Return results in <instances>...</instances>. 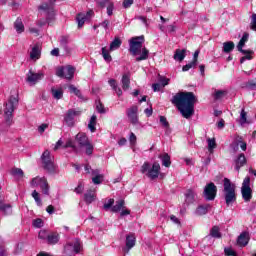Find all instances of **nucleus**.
<instances>
[{
	"label": "nucleus",
	"mask_w": 256,
	"mask_h": 256,
	"mask_svg": "<svg viewBox=\"0 0 256 256\" xmlns=\"http://www.w3.org/2000/svg\"><path fill=\"white\" fill-rule=\"evenodd\" d=\"M196 97L193 92H180L173 96L171 103L176 105L184 119H191L195 113Z\"/></svg>",
	"instance_id": "1"
},
{
	"label": "nucleus",
	"mask_w": 256,
	"mask_h": 256,
	"mask_svg": "<svg viewBox=\"0 0 256 256\" xmlns=\"http://www.w3.org/2000/svg\"><path fill=\"white\" fill-rule=\"evenodd\" d=\"M145 43V36L133 37L129 41V52L133 57H136V61H145L149 59V50L143 47ZM137 55H140L137 57Z\"/></svg>",
	"instance_id": "2"
},
{
	"label": "nucleus",
	"mask_w": 256,
	"mask_h": 256,
	"mask_svg": "<svg viewBox=\"0 0 256 256\" xmlns=\"http://www.w3.org/2000/svg\"><path fill=\"white\" fill-rule=\"evenodd\" d=\"M223 197L227 207L233 205L237 201V193L235 192V184L231 182L229 178L223 180Z\"/></svg>",
	"instance_id": "3"
},
{
	"label": "nucleus",
	"mask_w": 256,
	"mask_h": 256,
	"mask_svg": "<svg viewBox=\"0 0 256 256\" xmlns=\"http://www.w3.org/2000/svg\"><path fill=\"white\" fill-rule=\"evenodd\" d=\"M19 105V99L15 96H10L7 102L4 104V117L5 123L8 127H11L13 123V113L17 106Z\"/></svg>",
	"instance_id": "4"
},
{
	"label": "nucleus",
	"mask_w": 256,
	"mask_h": 256,
	"mask_svg": "<svg viewBox=\"0 0 256 256\" xmlns=\"http://www.w3.org/2000/svg\"><path fill=\"white\" fill-rule=\"evenodd\" d=\"M141 173L146 175L148 179H151V181H155L159 177V174L161 173V165L159 162H154L151 166L149 162H144V164L141 167Z\"/></svg>",
	"instance_id": "5"
},
{
	"label": "nucleus",
	"mask_w": 256,
	"mask_h": 256,
	"mask_svg": "<svg viewBox=\"0 0 256 256\" xmlns=\"http://www.w3.org/2000/svg\"><path fill=\"white\" fill-rule=\"evenodd\" d=\"M44 169L48 173H57V165H55V158L51 156L49 150H45L41 156Z\"/></svg>",
	"instance_id": "6"
},
{
	"label": "nucleus",
	"mask_w": 256,
	"mask_h": 256,
	"mask_svg": "<svg viewBox=\"0 0 256 256\" xmlns=\"http://www.w3.org/2000/svg\"><path fill=\"white\" fill-rule=\"evenodd\" d=\"M242 199L245 203H249L253 199V190H251V178L245 177L241 187Z\"/></svg>",
	"instance_id": "7"
},
{
	"label": "nucleus",
	"mask_w": 256,
	"mask_h": 256,
	"mask_svg": "<svg viewBox=\"0 0 256 256\" xmlns=\"http://www.w3.org/2000/svg\"><path fill=\"white\" fill-rule=\"evenodd\" d=\"M32 187H40L43 195H49V182L45 177H35L31 181Z\"/></svg>",
	"instance_id": "8"
},
{
	"label": "nucleus",
	"mask_w": 256,
	"mask_h": 256,
	"mask_svg": "<svg viewBox=\"0 0 256 256\" xmlns=\"http://www.w3.org/2000/svg\"><path fill=\"white\" fill-rule=\"evenodd\" d=\"M56 75L57 77H61L64 79H73L74 75H75V67L73 66H64V67H58L56 69Z\"/></svg>",
	"instance_id": "9"
},
{
	"label": "nucleus",
	"mask_w": 256,
	"mask_h": 256,
	"mask_svg": "<svg viewBox=\"0 0 256 256\" xmlns=\"http://www.w3.org/2000/svg\"><path fill=\"white\" fill-rule=\"evenodd\" d=\"M203 195L206 201H214L215 197H217V186L213 182L207 184L204 188Z\"/></svg>",
	"instance_id": "10"
},
{
	"label": "nucleus",
	"mask_w": 256,
	"mask_h": 256,
	"mask_svg": "<svg viewBox=\"0 0 256 256\" xmlns=\"http://www.w3.org/2000/svg\"><path fill=\"white\" fill-rule=\"evenodd\" d=\"M49 3H42L38 9L39 11H43L48 17H55V1L57 0H48Z\"/></svg>",
	"instance_id": "11"
},
{
	"label": "nucleus",
	"mask_w": 256,
	"mask_h": 256,
	"mask_svg": "<svg viewBox=\"0 0 256 256\" xmlns=\"http://www.w3.org/2000/svg\"><path fill=\"white\" fill-rule=\"evenodd\" d=\"M82 249L83 244L79 240H74L64 247V251L67 253V255H71V253H81Z\"/></svg>",
	"instance_id": "12"
},
{
	"label": "nucleus",
	"mask_w": 256,
	"mask_h": 256,
	"mask_svg": "<svg viewBox=\"0 0 256 256\" xmlns=\"http://www.w3.org/2000/svg\"><path fill=\"white\" fill-rule=\"evenodd\" d=\"M139 107L136 105L127 109L126 115L132 125H139Z\"/></svg>",
	"instance_id": "13"
},
{
	"label": "nucleus",
	"mask_w": 256,
	"mask_h": 256,
	"mask_svg": "<svg viewBox=\"0 0 256 256\" xmlns=\"http://www.w3.org/2000/svg\"><path fill=\"white\" fill-rule=\"evenodd\" d=\"M45 77V74L43 72L35 73L32 70H29L26 75V81L29 83V85H36V83H39L41 79Z\"/></svg>",
	"instance_id": "14"
},
{
	"label": "nucleus",
	"mask_w": 256,
	"mask_h": 256,
	"mask_svg": "<svg viewBox=\"0 0 256 256\" xmlns=\"http://www.w3.org/2000/svg\"><path fill=\"white\" fill-rule=\"evenodd\" d=\"M94 12L93 10H89L86 13H79L76 16V21L78 23V29H81V27H83V25H85V21H89V19H91V17H93Z\"/></svg>",
	"instance_id": "15"
},
{
	"label": "nucleus",
	"mask_w": 256,
	"mask_h": 256,
	"mask_svg": "<svg viewBox=\"0 0 256 256\" xmlns=\"http://www.w3.org/2000/svg\"><path fill=\"white\" fill-rule=\"evenodd\" d=\"M79 115V111L70 109L64 116V121L68 127H73L75 125V117Z\"/></svg>",
	"instance_id": "16"
},
{
	"label": "nucleus",
	"mask_w": 256,
	"mask_h": 256,
	"mask_svg": "<svg viewBox=\"0 0 256 256\" xmlns=\"http://www.w3.org/2000/svg\"><path fill=\"white\" fill-rule=\"evenodd\" d=\"M235 170L240 171L241 167H245L247 165V158L245 157V154L241 153L239 154L235 159Z\"/></svg>",
	"instance_id": "17"
},
{
	"label": "nucleus",
	"mask_w": 256,
	"mask_h": 256,
	"mask_svg": "<svg viewBox=\"0 0 256 256\" xmlns=\"http://www.w3.org/2000/svg\"><path fill=\"white\" fill-rule=\"evenodd\" d=\"M249 232H242L237 239L239 247H247L249 245Z\"/></svg>",
	"instance_id": "18"
},
{
	"label": "nucleus",
	"mask_w": 256,
	"mask_h": 256,
	"mask_svg": "<svg viewBox=\"0 0 256 256\" xmlns=\"http://www.w3.org/2000/svg\"><path fill=\"white\" fill-rule=\"evenodd\" d=\"M92 175L94 176L92 178V182L94 183V185H101L103 183V179L105 176H103V174H100L99 170H92Z\"/></svg>",
	"instance_id": "19"
},
{
	"label": "nucleus",
	"mask_w": 256,
	"mask_h": 256,
	"mask_svg": "<svg viewBox=\"0 0 256 256\" xmlns=\"http://www.w3.org/2000/svg\"><path fill=\"white\" fill-rule=\"evenodd\" d=\"M30 59L32 61H37L38 59H41V48H39V45H35L31 52H30Z\"/></svg>",
	"instance_id": "20"
},
{
	"label": "nucleus",
	"mask_w": 256,
	"mask_h": 256,
	"mask_svg": "<svg viewBox=\"0 0 256 256\" xmlns=\"http://www.w3.org/2000/svg\"><path fill=\"white\" fill-rule=\"evenodd\" d=\"M247 41H249V33L245 32L237 45V49L240 53H247L245 50H243V47H245V43Z\"/></svg>",
	"instance_id": "21"
},
{
	"label": "nucleus",
	"mask_w": 256,
	"mask_h": 256,
	"mask_svg": "<svg viewBox=\"0 0 256 256\" xmlns=\"http://www.w3.org/2000/svg\"><path fill=\"white\" fill-rule=\"evenodd\" d=\"M136 238L135 234L130 233L126 236V248L129 251L130 249H133L135 247Z\"/></svg>",
	"instance_id": "22"
},
{
	"label": "nucleus",
	"mask_w": 256,
	"mask_h": 256,
	"mask_svg": "<svg viewBox=\"0 0 256 256\" xmlns=\"http://www.w3.org/2000/svg\"><path fill=\"white\" fill-rule=\"evenodd\" d=\"M14 29L18 35H21V33L25 32V25L23 24V20L20 18H17L14 22Z\"/></svg>",
	"instance_id": "23"
},
{
	"label": "nucleus",
	"mask_w": 256,
	"mask_h": 256,
	"mask_svg": "<svg viewBox=\"0 0 256 256\" xmlns=\"http://www.w3.org/2000/svg\"><path fill=\"white\" fill-rule=\"evenodd\" d=\"M76 141L80 145V147H83L90 143L89 138L84 133H79L76 135Z\"/></svg>",
	"instance_id": "24"
},
{
	"label": "nucleus",
	"mask_w": 256,
	"mask_h": 256,
	"mask_svg": "<svg viewBox=\"0 0 256 256\" xmlns=\"http://www.w3.org/2000/svg\"><path fill=\"white\" fill-rule=\"evenodd\" d=\"M158 157L164 167H171V156L168 153L160 154Z\"/></svg>",
	"instance_id": "25"
},
{
	"label": "nucleus",
	"mask_w": 256,
	"mask_h": 256,
	"mask_svg": "<svg viewBox=\"0 0 256 256\" xmlns=\"http://www.w3.org/2000/svg\"><path fill=\"white\" fill-rule=\"evenodd\" d=\"M0 211H2L4 215H11V213H13L11 204H5L3 201H0Z\"/></svg>",
	"instance_id": "26"
},
{
	"label": "nucleus",
	"mask_w": 256,
	"mask_h": 256,
	"mask_svg": "<svg viewBox=\"0 0 256 256\" xmlns=\"http://www.w3.org/2000/svg\"><path fill=\"white\" fill-rule=\"evenodd\" d=\"M84 201L88 203V205L93 203V201H95V190H88L84 194Z\"/></svg>",
	"instance_id": "27"
},
{
	"label": "nucleus",
	"mask_w": 256,
	"mask_h": 256,
	"mask_svg": "<svg viewBox=\"0 0 256 256\" xmlns=\"http://www.w3.org/2000/svg\"><path fill=\"white\" fill-rule=\"evenodd\" d=\"M122 209H125V200H118L116 201V204L111 208V211L113 213H119V211H122Z\"/></svg>",
	"instance_id": "28"
},
{
	"label": "nucleus",
	"mask_w": 256,
	"mask_h": 256,
	"mask_svg": "<svg viewBox=\"0 0 256 256\" xmlns=\"http://www.w3.org/2000/svg\"><path fill=\"white\" fill-rule=\"evenodd\" d=\"M121 83L123 91H127V89H129V85H131V79L129 78V75L124 74L122 76Z\"/></svg>",
	"instance_id": "29"
},
{
	"label": "nucleus",
	"mask_w": 256,
	"mask_h": 256,
	"mask_svg": "<svg viewBox=\"0 0 256 256\" xmlns=\"http://www.w3.org/2000/svg\"><path fill=\"white\" fill-rule=\"evenodd\" d=\"M196 193L193 189H188L185 197H186V203H193L195 201Z\"/></svg>",
	"instance_id": "30"
},
{
	"label": "nucleus",
	"mask_w": 256,
	"mask_h": 256,
	"mask_svg": "<svg viewBox=\"0 0 256 256\" xmlns=\"http://www.w3.org/2000/svg\"><path fill=\"white\" fill-rule=\"evenodd\" d=\"M185 53H187V50L177 49L174 54L175 61H183L185 59Z\"/></svg>",
	"instance_id": "31"
},
{
	"label": "nucleus",
	"mask_w": 256,
	"mask_h": 256,
	"mask_svg": "<svg viewBox=\"0 0 256 256\" xmlns=\"http://www.w3.org/2000/svg\"><path fill=\"white\" fill-rule=\"evenodd\" d=\"M233 49H235V43H233V41H228L223 43L224 53H231Z\"/></svg>",
	"instance_id": "32"
},
{
	"label": "nucleus",
	"mask_w": 256,
	"mask_h": 256,
	"mask_svg": "<svg viewBox=\"0 0 256 256\" xmlns=\"http://www.w3.org/2000/svg\"><path fill=\"white\" fill-rule=\"evenodd\" d=\"M96 125H97V116L92 115V117L90 118L89 124H88V129H90L91 133H95Z\"/></svg>",
	"instance_id": "33"
},
{
	"label": "nucleus",
	"mask_w": 256,
	"mask_h": 256,
	"mask_svg": "<svg viewBox=\"0 0 256 256\" xmlns=\"http://www.w3.org/2000/svg\"><path fill=\"white\" fill-rule=\"evenodd\" d=\"M226 95H227L226 90H215L213 97L215 101H221V99H223V97H225Z\"/></svg>",
	"instance_id": "34"
},
{
	"label": "nucleus",
	"mask_w": 256,
	"mask_h": 256,
	"mask_svg": "<svg viewBox=\"0 0 256 256\" xmlns=\"http://www.w3.org/2000/svg\"><path fill=\"white\" fill-rule=\"evenodd\" d=\"M47 241L50 245H55V244L59 243V234L52 233V234L48 235Z\"/></svg>",
	"instance_id": "35"
},
{
	"label": "nucleus",
	"mask_w": 256,
	"mask_h": 256,
	"mask_svg": "<svg viewBox=\"0 0 256 256\" xmlns=\"http://www.w3.org/2000/svg\"><path fill=\"white\" fill-rule=\"evenodd\" d=\"M102 57L106 63H111L113 61V58L111 57V54L109 53V50L107 48H102Z\"/></svg>",
	"instance_id": "36"
},
{
	"label": "nucleus",
	"mask_w": 256,
	"mask_h": 256,
	"mask_svg": "<svg viewBox=\"0 0 256 256\" xmlns=\"http://www.w3.org/2000/svg\"><path fill=\"white\" fill-rule=\"evenodd\" d=\"M121 39L115 38L110 44V51H117L121 47Z\"/></svg>",
	"instance_id": "37"
},
{
	"label": "nucleus",
	"mask_w": 256,
	"mask_h": 256,
	"mask_svg": "<svg viewBox=\"0 0 256 256\" xmlns=\"http://www.w3.org/2000/svg\"><path fill=\"white\" fill-rule=\"evenodd\" d=\"M211 206L209 204H206L205 206H199L197 209H196V214L197 215H207V211H209V208Z\"/></svg>",
	"instance_id": "38"
},
{
	"label": "nucleus",
	"mask_w": 256,
	"mask_h": 256,
	"mask_svg": "<svg viewBox=\"0 0 256 256\" xmlns=\"http://www.w3.org/2000/svg\"><path fill=\"white\" fill-rule=\"evenodd\" d=\"M207 143L209 153H213V150L217 148V142H215V138H208Z\"/></svg>",
	"instance_id": "39"
},
{
	"label": "nucleus",
	"mask_w": 256,
	"mask_h": 256,
	"mask_svg": "<svg viewBox=\"0 0 256 256\" xmlns=\"http://www.w3.org/2000/svg\"><path fill=\"white\" fill-rule=\"evenodd\" d=\"M246 52L243 53V55H245L244 57H242L240 59V63H245V61H251V59H253V57L251 55H253V51L252 50H245Z\"/></svg>",
	"instance_id": "40"
},
{
	"label": "nucleus",
	"mask_w": 256,
	"mask_h": 256,
	"mask_svg": "<svg viewBox=\"0 0 256 256\" xmlns=\"http://www.w3.org/2000/svg\"><path fill=\"white\" fill-rule=\"evenodd\" d=\"M52 95L54 97V99H61L63 97V89L61 88H58V89H55V88H52Z\"/></svg>",
	"instance_id": "41"
},
{
	"label": "nucleus",
	"mask_w": 256,
	"mask_h": 256,
	"mask_svg": "<svg viewBox=\"0 0 256 256\" xmlns=\"http://www.w3.org/2000/svg\"><path fill=\"white\" fill-rule=\"evenodd\" d=\"M246 123H249V120H247V112H245V109L241 110L240 113V125H246Z\"/></svg>",
	"instance_id": "42"
},
{
	"label": "nucleus",
	"mask_w": 256,
	"mask_h": 256,
	"mask_svg": "<svg viewBox=\"0 0 256 256\" xmlns=\"http://www.w3.org/2000/svg\"><path fill=\"white\" fill-rule=\"evenodd\" d=\"M210 235L212 237H215L216 239H221V232L219 231V228L217 226H214L211 229Z\"/></svg>",
	"instance_id": "43"
},
{
	"label": "nucleus",
	"mask_w": 256,
	"mask_h": 256,
	"mask_svg": "<svg viewBox=\"0 0 256 256\" xmlns=\"http://www.w3.org/2000/svg\"><path fill=\"white\" fill-rule=\"evenodd\" d=\"M32 197L34 199V201L37 203L38 207H41L43 205V203L41 202V198L39 197V192L34 190L32 192Z\"/></svg>",
	"instance_id": "44"
},
{
	"label": "nucleus",
	"mask_w": 256,
	"mask_h": 256,
	"mask_svg": "<svg viewBox=\"0 0 256 256\" xmlns=\"http://www.w3.org/2000/svg\"><path fill=\"white\" fill-rule=\"evenodd\" d=\"M85 149L86 155H93V144L91 142H88L86 145L82 146Z\"/></svg>",
	"instance_id": "45"
},
{
	"label": "nucleus",
	"mask_w": 256,
	"mask_h": 256,
	"mask_svg": "<svg viewBox=\"0 0 256 256\" xmlns=\"http://www.w3.org/2000/svg\"><path fill=\"white\" fill-rule=\"evenodd\" d=\"M70 93H74V95H76V97L81 98V91L79 89H77V87H75L74 85H70L68 87Z\"/></svg>",
	"instance_id": "46"
},
{
	"label": "nucleus",
	"mask_w": 256,
	"mask_h": 256,
	"mask_svg": "<svg viewBox=\"0 0 256 256\" xmlns=\"http://www.w3.org/2000/svg\"><path fill=\"white\" fill-rule=\"evenodd\" d=\"M113 203H115V200L113 198L108 199V201L103 205V208L105 209V211H109V209H112Z\"/></svg>",
	"instance_id": "47"
},
{
	"label": "nucleus",
	"mask_w": 256,
	"mask_h": 256,
	"mask_svg": "<svg viewBox=\"0 0 256 256\" xmlns=\"http://www.w3.org/2000/svg\"><path fill=\"white\" fill-rule=\"evenodd\" d=\"M237 142L238 146L240 145L242 151H247V143L243 142V138H241V136H237Z\"/></svg>",
	"instance_id": "48"
},
{
	"label": "nucleus",
	"mask_w": 256,
	"mask_h": 256,
	"mask_svg": "<svg viewBox=\"0 0 256 256\" xmlns=\"http://www.w3.org/2000/svg\"><path fill=\"white\" fill-rule=\"evenodd\" d=\"M250 29L256 31V14L253 13L251 16Z\"/></svg>",
	"instance_id": "49"
},
{
	"label": "nucleus",
	"mask_w": 256,
	"mask_h": 256,
	"mask_svg": "<svg viewBox=\"0 0 256 256\" xmlns=\"http://www.w3.org/2000/svg\"><path fill=\"white\" fill-rule=\"evenodd\" d=\"M33 226L36 227L37 229H41V227H43V220L38 218L33 220Z\"/></svg>",
	"instance_id": "50"
},
{
	"label": "nucleus",
	"mask_w": 256,
	"mask_h": 256,
	"mask_svg": "<svg viewBox=\"0 0 256 256\" xmlns=\"http://www.w3.org/2000/svg\"><path fill=\"white\" fill-rule=\"evenodd\" d=\"M38 237L39 239H48L49 234L47 233V230H40Z\"/></svg>",
	"instance_id": "51"
},
{
	"label": "nucleus",
	"mask_w": 256,
	"mask_h": 256,
	"mask_svg": "<svg viewBox=\"0 0 256 256\" xmlns=\"http://www.w3.org/2000/svg\"><path fill=\"white\" fill-rule=\"evenodd\" d=\"M197 64L195 62H190L189 64H186L183 66L182 71H189V69H193V67H196Z\"/></svg>",
	"instance_id": "52"
},
{
	"label": "nucleus",
	"mask_w": 256,
	"mask_h": 256,
	"mask_svg": "<svg viewBox=\"0 0 256 256\" xmlns=\"http://www.w3.org/2000/svg\"><path fill=\"white\" fill-rule=\"evenodd\" d=\"M231 149H233V151H239V142L237 141V136L235 138V140L232 142V144L230 145Z\"/></svg>",
	"instance_id": "53"
},
{
	"label": "nucleus",
	"mask_w": 256,
	"mask_h": 256,
	"mask_svg": "<svg viewBox=\"0 0 256 256\" xmlns=\"http://www.w3.org/2000/svg\"><path fill=\"white\" fill-rule=\"evenodd\" d=\"M225 255L227 256H235L237 253L232 248H225L224 250Z\"/></svg>",
	"instance_id": "54"
},
{
	"label": "nucleus",
	"mask_w": 256,
	"mask_h": 256,
	"mask_svg": "<svg viewBox=\"0 0 256 256\" xmlns=\"http://www.w3.org/2000/svg\"><path fill=\"white\" fill-rule=\"evenodd\" d=\"M85 187L83 186L82 183H80L76 188H75V193H77V195H81V193H83Z\"/></svg>",
	"instance_id": "55"
},
{
	"label": "nucleus",
	"mask_w": 256,
	"mask_h": 256,
	"mask_svg": "<svg viewBox=\"0 0 256 256\" xmlns=\"http://www.w3.org/2000/svg\"><path fill=\"white\" fill-rule=\"evenodd\" d=\"M110 87H112L113 91H115L119 86L117 85V80L115 79H110L108 81Z\"/></svg>",
	"instance_id": "56"
},
{
	"label": "nucleus",
	"mask_w": 256,
	"mask_h": 256,
	"mask_svg": "<svg viewBox=\"0 0 256 256\" xmlns=\"http://www.w3.org/2000/svg\"><path fill=\"white\" fill-rule=\"evenodd\" d=\"M110 87H112L113 91H115L119 86L117 85V80L115 79H110L108 81Z\"/></svg>",
	"instance_id": "57"
},
{
	"label": "nucleus",
	"mask_w": 256,
	"mask_h": 256,
	"mask_svg": "<svg viewBox=\"0 0 256 256\" xmlns=\"http://www.w3.org/2000/svg\"><path fill=\"white\" fill-rule=\"evenodd\" d=\"M133 3H134V0H124L122 5L124 9H129V7L133 5Z\"/></svg>",
	"instance_id": "58"
},
{
	"label": "nucleus",
	"mask_w": 256,
	"mask_h": 256,
	"mask_svg": "<svg viewBox=\"0 0 256 256\" xmlns=\"http://www.w3.org/2000/svg\"><path fill=\"white\" fill-rule=\"evenodd\" d=\"M12 174L17 175L18 177H23V170L21 168L13 169Z\"/></svg>",
	"instance_id": "59"
},
{
	"label": "nucleus",
	"mask_w": 256,
	"mask_h": 256,
	"mask_svg": "<svg viewBox=\"0 0 256 256\" xmlns=\"http://www.w3.org/2000/svg\"><path fill=\"white\" fill-rule=\"evenodd\" d=\"M113 9H114V5H113V3L110 2L107 6V15L109 17H111V15H113Z\"/></svg>",
	"instance_id": "60"
},
{
	"label": "nucleus",
	"mask_w": 256,
	"mask_h": 256,
	"mask_svg": "<svg viewBox=\"0 0 256 256\" xmlns=\"http://www.w3.org/2000/svg\"><path fill=\"white\" fill-rule=\"evenodd\" d=\"M109 25H111V22L109 20H104L102 23H100V27H103L106 31L109 29Z\"/></svg>",
	"instance_id": "61"
},
{
	"label": "nucleus",
	"mask_w": 256,
	"mask_h": 256,
	"mask_svg": "<svg viewBox=\"0 0 256 256\" xmlns=\"http://www.w3.org/2000/svg\"><path fill=\"white\" fill-rule=\"evenodd\" d=\"M152 89H153V91H155V92L161 91V89H163V85H162V84H159V83L153 84V85H152Z\"/></svg>",
	"instance_id": "62"
},
{
	"label": "nucleus",
	"mask_w": 256,
	"mask_h": 256,
	"mask_svg": "<svg viewBox=\"0 0 256 256\" xmlns=\"http://www.w3.org/2000/svg\"><path fill=\"white\" fill-rule=\"evenodd\" d=\"M96 109H97L98 113H105V107H103V104H101V102H99L96 105Z\"/></svg>",
	"instance_id": "63"
},
{
	"label": "nucleus",
	"mask_w": 256,
	"mask_h": 256,
	"mask_svg": "<svg viewBox=\"0 0 256 256\" xmlns=\"http://www.w3.org/2000/svg\"><path fill=\"white\" fill-rule=\"evenodd\" d=\"M246 87L248 88V89H256V83H255V81H249V82H247V84H246Z\"/></svg>",
	"instance_id": "64"
}]
</instances>
